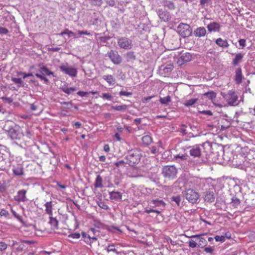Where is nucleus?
<instances>
[{"label": "nucleus", "mask_w": 255, "mask_h": 255, "mask_svg": "<svg viewBox=\"0 0 255 255\" xmlns=\"http://www.w3.org/2000/svg\"><path fill=\"white\" fill-rule=\"evenodd\" d=\"M8 135L12 140H20L24 136L23 130L19 126H15L8 130Z\"/></svg>", "instance_id": "7ed1b4c3"}, {"label": "nucleus", "mask_w": 255, "mask_h": 255, "mask_svg": "<svg viewBox=\"0 0 255 255\" xmlns=\"http://www.w3.org/2000/svg\"><path fill=\"white\" fill-rule=\"evenodd\" d=\"M198 101L197 98H193L186 100L184 103V105L186 107L192 106L195 104Z\"/></svg>", "instance_id": "c756f323"}, {"label": "nucleus", "mask_w": 255, "mask_h": 255, "mask_svg": "<svg viewBox=\"0 0 255 255\" xmlns=\"http://www.w3.org/2000/svg\"><path fill=\"white\" fill-rule=\"evenodd\" d=\"M118 44L121 48L126 50L130 49L132 46L131 40L125 37L119 38Z\"/></svg>", "instance_id": "0eeeda50"}, {"label": "nucleus", "mask_w": 255, "mask_h": 255, "mask_svg": "<svg viewBox=\"0 0 255 255\" xmlns=\"http://www.w3.org/2000/svg\"><path fill=\"white\" fill-rule=\"evenodd\" d=\"M171 201H174L175 202L176 204L178 206H180V203L181 202V197L179 196H173L171 198Z\"/></svg>", "instance_id": "58836bf2"}, {"label": "nucleus", "mask_w": 255, "mask_h": 255, "mask_svg": "<svg viewBox=\"0 0 255 255\" xmlns=\"http://www.w3.org/2000/svg\"><path fill=\"white\" fill-rule=\"evenodd\" d=\"M35 76H36V77L39 78L41 80H43L45 83H48L49 82L48 79L47 78H46L44 76H43L40 74L36 73Z\"/></svg>", "instance_id": "37998d69"}, {"label": "nucleus", "mask_w": 255, "mask_h": 255, "mask_svg": "<svg viewBox=\"0 0 255 255\" xmlns=\"http://www.w3.org/2000/svg\"><path fill=\"white\" fill-rule=\"evenodd\" d=\"M119 95L121 96H125L128 97V96H129L131 95H132V93L131 92H128L121 91V92H120Z\"/></svg>", "instance_id": "6e6d98bb"}, {"label": "nucleus", "mask_w": 255, "mask_h": 255, "mask_svg": "<svg viewBox=\"0 0 255 255\" xmlns=\"http://www.w3.org/2000/svg\"><path fill=\"white\" fill-rule=\"evenodd\" d=\"M110 198L111 199L115 201H119L122 199V194L119 191H112L109 193Z\"/></svg>", "instance_id": "412c9836"}, {"label": "nucleus", "mask_w": 255, "mask_h": 255, "mask_svg": "<svg viewBox=\"0 0 255 255\" xmlns=\"http://www.w3.org/2000/svg\"><path fill=\"white\" fill-rule=\"evenodd\" d=\"M37 67L38 68V71L43 76H49L52 75L54 76V74L53 72L50 71L47 67H46L43 63H41L37 65Z\"/></svg>", "instance_id": "ddd939ff"}, {"label": "nucleus", "mask_w": 255, "mask_h": 255, "mask_svg": "<svg viewBox=\"0 0 255 255\" xmlns=\"http://www.w3.org/2000/svg\"><path fill=\"white\" fill-rule=\"evenodd\" d=\"M12 171L13 174L16 176H22L24 174L23 168L22 166L14 167L13 168Z\"/></svg>", "instance_id": "a878e982"}, {"label": "nucleus", "mask_w": 255, "mask_h": 255, "mask_svg": "<svg viewBox=\"0 0 255 255\" xmlns=\"http://www.w3.org/2000/svg\"><path fill=\"white\" fill-rule=\"evenodd\" d=\"M190 155L194 157H200L201 154V148L199 145H195L190 147Z\"/></svg>", "instance_id": "4468645a"}, {"label": "nucleus", "mask_w": 255, "mask_h": 255, "mask_svg": "<svg viewBox=\"0 0 255 255\" xmlns=\"http://www.w3.org/2000/svg\"><path fill=\"white\" fill-rule=\"evenodd\" d=\"M45 212L49 216L52 215L53 204L51 201L47 202L45 204Z\"/></svg>", "instance_id": "5701e85b"}, {"label": "nucleus", "mask_w": 255, "mask_h": 255, "mask_svg": "<svg viewBox=\"0 0 255 255\" xmlns=\"http://www.w3.org/2000/svg\"><path fill=\"white\" fill-rule=\"evenodd\" d=\"M126 58L128 61H133L135 59V56L133 52H128L126 54Z\"/></svg>", "instance_id": "f704fd0d"}, {"label": "nucleus", "mask_w": 255, "mask_h": 255, "mask_svg": "<svg viewBox=\"0 0 255 255\" xmlns=\"http://www.w3.org/2000/svg\"><path fill=\"white\" fill-rule=\"evenodd\" d=\"M243 79V75L242 73V69L241 68H238L236 69L235 72V81L237 84H240L242 83Z\"/></svg>", "instance_id": "aec40b11"}, {"label": "nucleus", "mask_w": 255, "mask_h": 255, "mask_svg": "<svg viewBox=\"0 0 255 255\" xmlns=\"http://www.w3.org/2000/svg\"><path fill=\"white\" fill-rule=\"evenodd\" d=\"M162 4L164 7H166L169 9L172 10L175 9L174 3L171 1L164 0L163 1Z\"/></svg>", "instance_id": "bb28decb"}, {"label": "nucleus", "mask_w": 255, "mask_h": 255, "mask_svg": "<svg viewBox=\"0 0 255 255\" xmlns=\"http://www.w3.org/2000/svg\"><path fill=\"white\" fill-rule=\"evenodd\" d=\"M62 90L64 93H65L67 94H70L72 93H73L76 91V89L75 88H73V87L68 88L67 87H62Z\"/></svg>", "instance_id": "e433bc0d"}, {"label": "nucleus", "mask_w": 255, "mask_h": 255, "mask_svg": "<svg viewBox=\"0 0 255 255\" xmlns=\"http://www.w3.org/2000/svg\"><path fill=\"white\" fill-rule=\"evenodd\" d=\"M221 25L216 21H212L208 24L207 28L209 32H219L221 30Z\"/></svg>", "instance_id": "f8f14e48"}, {"label": "nucleus", "mask_w": 255, "mask_h": 255, "mask_svg": "<svg viewBox=\"0 0 255 255\" xmlns=\"http://www.w3.org/2000/svg\"><path fill=\"white\" fill-rule=\"evenodd\" d=\"M9 215L8 212L5 209H2L0 211V216L7 217Z\"/></svg>", "instance_id": "603ef678"}, {"label": "nucleus", "mask_w": 255, "mask_h": 255, "mask_svg": "<svg viewBox=\"0 0 255 255\" xmlns=\"http://www.w3.org/2000/svg\"><path fill=\"white\" fill-rule=\"evenodd\" d=\"M244 54L241 53L236 54L235 57L233 60V64L235 66L238 65L242 61Z\"/></svg>", "instance_id": "4be33fe9"}, {"label": "nucleus", "mask_w": 255, "mask_h": 255, "mask_svg": "<svg viewBox=\"0 0 255 255\" xmlns=\"http://www.w3.org/2000/svg\"><path fill=\"white\" fill-rule=\"evenodd\" d=\"M212 0H200V5L202 7L207 6L212 3Z\"/></svg>", "instance_id": "a19ab883"}, {"label": "nucleus", "mask_w": 255, "mask_h": 255, "mask_svg": "<svg viewBox=\"0 0 255 255\" xmlns=\"http://www.w3.org/2000/svg\"><path fill=\"white\" fill-rule=\"evenodd\" d=\"M108 230L111 232L113 233H116V231H119L120 229H119L117 227H114V226H111L108 228Z\"/></svg>", "instance_id": "052dcab7"}, {"label": "nucleus", "mask_w": 255, "mask_h": 255, "mask_svg": "<svg viewBox=\"0 0 255 255\" xmlns=\"http://www.w3.org/2000/svg\"><path fill=\"white\" fill-rule=\"evenodd\" d=\"M91 3L94 5L100 6L102 3V0H90Z\"/></svg>", "instance_id": "49530a36"}, {"label": "nucleus", "mask_w": 255, "mask_h": 255, "mask_svg": "<svg viewBox=\"0 0 255 255\" xmlns=\"http://www.w3.org/2000/svg\"><path fill=\"white\" fill-rule=\"evenodd\" d=\"M98 205L100 208L103 209L108 210L109 209V206L107 204H106L104 202H98Z\"/></svg>", "instance_id": "c03bdc74"}, {"label": "nucleus", "mask_w": 255, "mask_h": 255, "mask_svg": "<svg viewBox=\"0 0 255 255\" xmlns=\"http://www.w3.org/2000/svg\"><path fill=\"white\" fill-rule=\"evenodd\" d=\"M216 43L220 47L223 48H227L229 46V44L227 40H223L221 38H219L216 39Z\"/></svg>", "instance_id": "b1692460"}, {"label": "nucleus", "mask_w": 255, "mask_h": 255, "mask_svg": "<svg viewBox=\"0 0 255 255\" xmlns=\"http://www.w3.org/2000/svg\"><path fill=\"white\" fill-rule=\"evenodd\" d=\"M81 235L79 233H75L73 234H71L68 235V238H72V239H78L80 238Z\"/></svg>", "instance_id": "a18cd8bd"}, {"label": "nucleus", "mask_w": 255, "mask_h": 255, "mask_svg": "<svg viewBox=\"0 0 255 255\" xmlns=\"http://www.w3.org/2000/svg\"><path fill=\"white\" fill-rule=\"evenodd\" d=\"M153 204L157 207H164L165 204L162 200H154L152 201Z\"/></svg>", "instance_id": "4c0bfd02"}, {"label": "nucleus", "mask_w": 255, "mask_h": 255, "mask_svg": "<svg viewBox=\"0 0 255 255\" xmlns=\"http://www.w3.org/2000/svg\"><path fill=\"white\" fill-rule=\"evenodd\" d=\"M197 244L193 240H191L189 242V246L190 248H194L197 247Z\"/></svg>", "instance_id": "13d9d810"}, {"label": "nucleus", "mask_w": 255, "mask_h": 255, "mask_svg": "<svg viewBox=\"0 0 255 255\" xmlns=\"http://www.w3.org/2000/svg\"><path fill=\"white\" fill-rule=\"evenodd\" d=\"M103 79L110 85H114L116 83V79L111 75H104Z\"/></svg>", "instance_id": "393cba45"}, {"label": "nucleus", "mask_w": 255, "mask_h": 255, "mask_svg": "<svg viewBox=\"0 0 255 255\" xmlns=\"http://www.w3.org/2000/svg\"><path fill=\"white\" fill-rule=\"evenodd\" d=\"M171 101V97L170 96H167L165 97L160 98L159 102L161 104L163 105H167Z\"/></svg>", "instance_id": "72a5a7b5"}, {"label": "nucleus", "mask_w": 255, "mask_h": 255, "mask_svg": "<svg viewBox=\"0 0 255 255\" xmlns=\"http://www.w3.org/2000/svg\"><path fill=\"white\" fill-rule=\"evenodd\" d=\"M181 127H183V128H180V129L179 130V131L182 132L183 134H187V131H186V130L185 128V127H186V126L184 124H182L181 125Z\"/></svg>", "instance_id": "680f3d73"}, {"label": "nucleus", "mask_w": 255, "mask_h": 255, "mask_svg": "<svg viewBox=\"0 0 255 255\" xmlns=\"http://www.w3.org/2000/svg\"><path fill=\"white\" fill-rule=\"evenodd\" d=\"M221 94L230 106H235L239 104L238 96L235 91L229 90L227 93L221 92Z\"/></svg>", "instance_id": "f03ea898"}, {"label": "nucleus", "mask_w": 255, "mask_h": 255, "mask_svg": "<svg viewBox=\"0 0 255 255\" xmlns=\"http://www.w3.org/2000/svg\"><path fill=\"white\" fill-rule=\"evenodd\" d=\"M108 56L115 64H119L122 62V58L116 51L111 50L107 53Z\"/></svg>", "instance_id": "1a4fd4ad"}, {"label": "nucleus", "mask_w": 255, "mask_h": 255, "mask_svg": "<svg viewBox=\"0 0 255 255\" xmlns=\"http://www.w3.org/2000/svg\"><path fill=\"white\" fill-rule=\"evenodd\" d=\"M141 157L140 150L138 148H134L128 150V154L125 158L127 160V164H128L130 166H134L139 162Z\"/></svg>", "instance_id": "f257e3e1"}, {"label": "nucleus", "mask_w": 255, "mask_h": 255, "mask_svg": "<svg viewBox=\"0 0 255 255\" xmlns=\"http://www.w3.org/2000/svg\"><path fill=\"white\" fill-rule=\"evenodd\" d=\"M204 96L207 97L209 100H213L216 97V93L214 91H210L205 93L204 94Z\"/></svg>", "instance_id": "473e14b6"}, {"label": "nucleus", "mask_w": 255, "mask_h": 255, "mask_svg": "<svg viewBox=\"0 0 255 255\" xmlns=\"http://www.w3.org/2000/svg\"><path fill=\"white\" fill-rule=\"evenodd\" d=\"M246 40L244 39H240L239 40V44L241 46H242V48H244L246 46Z\"/></svg>", "instance_id": "4d7b16f0"}, {"label": "nucleus", "mask_w": 255, "mask_h": 255, "mask_svg": "<svg viewBox=\"0 0 255 255\" xmlns=\"http://www.w3.org/2000/svg\"><path fill=\"white\" fill-rule=\"evenodd\" d=\"M78 34L81 35L82 34H85V35H90L91 34L88 32L87 30L86 31H84V30H82V31H80L79 30L78 32Z\"/></svg>", "instance_id": "338daca9"}, {"label": "nucleus", "mask_w": 255, "mask_h": 255, "mask_svg": "<svg viewBox=\"0 0 255 255\" xmlns=\"http://www.w3.org/2000/svg\"><path fill=\"white\" fill-rule=\"evenodd\" d=\"M49 223L55 229H58V221L55 218L49 216Z\"/></svg>", "instance_id": "cd10ccee"}, {"label": "nucleus", "mask_w": 255, "mask_h": 255, "mask_svg": "<svg viewBox=\"0 0 255 255\" xmlns=\"http://www.w3.org/2000/svg\"><path fill=\"white\" fill-rule=\"evenodd\" d=\"M178 32L183 37H188L192 34V29L187 24L181 23L177 26Z\"/></svg>", "instance_id": "39448f33"}, {"label": "nucleus", "mask_w": 255, "mask_h": 255, "mask_svg": "<svg viewBox=\"0 0 255 255\" xmlns=\"http://www.w3.org/2000/svg\"><path fill=\"white\" fill-rule=\"evenodd\" d=\"M82 238L84 239V241L88 244H91L92 242L91 241V237L90 235H87L85 232L82 233Z\"/></svg>", "instance_id": "c9c22d12"}, {"label": "nucleus", "mask_w": 255, "mask_h": 255, "mask_svg": "<svg viewBox=\"0 0 255 255\" xmlns=\"http://www.w3.org/2000/svg\"><path fill=\"white\" fill-rule=\"evenodd\" d=\"M173 69V65L171 64H169L165 66L162 65L159 68V72L160 74L164 77L168 76Z\"/></svg>", "instance_id": "9b49d317"}, {"label": "nucleus", "mask_w": 255, "mask_h": 255, "mask_svg": "<svg viewBox=\"0 0 255 255\" xmlns=\"http://www.w3.org/2000/svg\"><path fill=\"white\" fill-rule=\"evenodd\" d=\"M2 100L9 104L13 102V99L11 98L8 97H2Z\"/></svg>", "instance_id": "bf43d9fd"}, {"label": "nucleus", "mask_w": 255, "mask_h": 255, "mask_svg": "<svg viewBox=\"0 0 255 255\" xmlns=\"http://www.w3.org/2000/svg\"><path fill=\"white\" fill-rule=\"evenodd\" d=\"M185 196L186 199L191 203H196L199 199V195L198 193L192 189H188L187 190Z\"/></svg>", "instance_id": "9d476101"}, {"label": "nucleus", "mask_w": 255, "mask_h": 255, "mask_svg": "<svg viewBox=\"0 0 255 255\" xmlns=\"http://www.w3.org/2000/svg\"><path fill=\"white\" fill-rule=\"evenodd\" d=\"M157 14L160 19L164 21H168L171 18L169 12L164 11L162 9H159L158 10Z\"/></svg>", "instance_id": "2eb2a0df"}, {"label": "nucleus", "mask_w": 255, "mask_h": 255, "mask_svg": "<svg viewBox=\"0 0 255 255\" xmlns=\"http://www.w3.org/2000/svg\"><path fill=\"white\" fill-rule=\"evenodd\" d=\"M11 212L12 213L13 216L16 218L20 222L23 223V221L21 216L16 213L12 208L11 209Z\"/></svg>", "instance_id": "79ce46f5"}, {"label": "nucleus", "mask_w": 255, "mask_h": 255, "mask_svg": "<svg viewBox=\"0 0 255 255\" xmlns=\"http://www.w3.org/2000/svg\"><path fill=\"white\" fill-rule=\"evenodd\" d=\"M225 237L223 236H216L215 237V239L217 242H223L225 241Z\"/></svg>", "instance_id": "5fc2aeb1"}, {"label": "nucleus", "mask_w": 255, "mask_h": 255, "mask_svg": "<svg viewBox=\"0 0 255 255\" xmlns=\"http://www.w3.org/2000/svg\"><path fill=\"white\" fill-rule=\"evenodd\" d=\"M106 250L108 253H109L110 252H113L116 253L117 254H118V252H117L116 249L115 248V245L114 244L108 245L107 247Z\"/></svg>", "instance_id": "ea45409f"}, {"label": "nucleus", "mask_w": 255, "mask_h": 255, "mask_svg": "<svg viewBox=\"0 0 255 255\" xmlns=\"http://www.w3.org/2000/svg\"><path fill=\"white\" fill-rule=\"evenodd\" d=\"M204 199L205 201L212 203L215 200L214 193L213 191H207L205 193Z\"/></svg>", "instance_id": "6ab92c4d"}, {"label": "nucleus", "mask_w": 255, "mask_h": 255, "mask_svg": "<svg viewBox=\"0 0 255 255\" xmlns=\"http://www.w3.org/2000/svg\"><path fill=\"white\" fill-rule=\"evenodd\" d=\"M26 191L22 189L18 191L17 195L15 196V200L18 202H25L27 200L26 197Z\"/></svg>", "instance_id": "f3484780"}, {"label": "nucleus", "mask_w": 255, "mask_h": 255, "mask_svg": "<svg viewBox=\"0 0 255 255\" xmlns=\"http://www.w3.org/2000/svg\"><path fill=\"white\" fill-rule=\"evenodd\" d=\"M200 113L201 114L206 115H209V116H212L213 115L212 112L210 110L203 111L200 112Z\"/></svg>", "instance_id": "69168bd1"}, {"label": "nucleus", "mask_w": 255, "mask_h": 255, "mask_svg": "<svg viewBox=\"0 0 255 255\" xmlns=\"http://www.w3.org/2000/svg\"><path fill=\"white\" fill-rule=\"evenodd\" d=\"M142 141L145 145H149L152 142V138L149 135H144L142 137Z\"/></svg>", "instance_id": "2f4dec72"}, {"label": "nucleus", "mask_w": 255, "mask_h": 255, "mask_svg": "<svg viewBox=\"0 0 255 255\" xmlns=\"http://www.w3.org/2000/svg\"><path fill=\"white\" fill-rule=\"evenodd\" d=\"M7 248V245L4 242H0V251H4L6 250Z\"/></svg>", "instance_id": "09e8293b"}, {"label": "nucleus", "mask_w": 255, "mask_h": 255, "mask_svg": "<svg viewBox=\"0 0 255 255\" xmlns=\"http://www.w3.org/2000/svg\"><path fill=\"white\" fill-rule=\"evenodd\" d=\"M128 106L126 105H122L119 106H113L112 108L117 111L125 112L127 110Z\"/></svg>", "instance_id": "7c9ffc66"}, {"label": "nucleus", "mask_w": 255, "mask_h": 255, "mask_svg": "<svg viewBox=\"0 0 255 255\" xmlns=\"http://www.w3.org/2000/svg\"><path fill=\"white\" fill-rule=\"evenodd\" d=\"M204 251L206 253L213 254V251H214V247H209L205 248L204 249Z\"/></svg>", "instance_id": "864d4df0"}, {"label": "nucleus", "mask_w": 255, "mask_h": 255, "mask_svg": "<svg viewBox=\"0 0 255 255\" xmlns=\"http://www.w3.org/2000/svg\"><path fill=\"white\" fill-rule=\"evenodd\" d=\"M102 182H103V179H102V177L100 175H98L97 176L96 179V181H95V184H94L95 187L96 188L102 187H103Z\"/></svg>", "instance_id": "c85d7f7f"}, {"label": "nucleus", "mask_w": 255, "mask_h": 255, "mask_svg": "<svg viewBox=\"0 0 255 255\" xmlns=\"http://www.w3.org/2000/svg\"><path fill=\"white\" fill-rule=\"evenodd\" d=\"M11 80L14 83L19 84L20 86L23 84V82L20 78H12Z\"/></svg>", "instance_id": "8fccbe9b"}, {"label": "nucleus", "mask_w": 255, "mask_h": 255, "mask_svg": "<svg viewBox=\"0 0 255 255\" xmlns=\"http://www.w3.org/2000/svg\"><path fill=\"white\" fill-rule=\"evenodd\" d=\"M206 34V29L203 26L197 27L193 32L194 35L198 38L204 37Z\"/></svg>", "instance_id": "a211bd4d"}, {"label": "nucleus", "mask_w": 255, "mask_h": 255, "mask_svg": "<svg viewBox=\"0 0 255 255\" xmlns=\"http://www.w3.org/2000/svg\"><path fill=\"white\" fill-rule=\"evenodd\" d=\"M126 163L124 160H120L116 162L115 165L118 167L121 165H124Z\"/></svg>", "instance_id": "e2e57ef3"}, {"label": "nucleus", "mask_w": 255, "mask_h": 255, "mask_svg": "<svg viewBox=\"0 0 255 255\" xmlns=\"http://www.w3.org/2000/svg\"><path fill=\"white\" fill-rule=\"evenodd\" d=\"M59 68L62 72L71 77H76L77 75V70L75 68L69 66L67 64L61 65Z\"/></svg>", "instance_id": "6e6552de"}, {"label": "nucleus", "mask_w": 255, "mask_h": 255, "mask_svg": "<svg viewBox=\"0 0 255 255\" xmlns=\"http://www.w3.org/2000/svg\"><path fill=\"white\" fill-rule=\"evenodd\" d=\"M101 97L109 100H112L113 99V97L109 93H103Z\"/></svg>", "instance_id": "3c124183"}, {"label": "nucleus", "mask_w": 255, "mask_h": 255, "mask_svg": "<svg viewBox=\"0 0 255 255\" xmlns=\"http://www.w3.org/2000/svg\"><path fill=\"white\" fill-rule=\"evenodd\" d=\"M8 31L5 27H0V34H7Z\"/></svg>", "instance_id": "0e129e2a"}, {"label": "nucleus", "mask_w": 255, "mask_h": 255, "mask_svg": "<svg viewBox=\"0 0 255 255\" xmlns=\"http://www.w3.org/2000/svg\"><path fill=\"white\" fill-rule=\"evenodd\" d=\"M192 55L189 53L183 54L178 59L177 63L179 65H181L184 63H187L191 61Z\"/></svg>", "instance_id": "dca6fc26"}, {"label": "nucleus", "mask_w": 255, "mask_h": 255, "mask_svg": "<svg viewBox=\"0 0 255 255\" xmlns=\"http://www.w3.org/2000/svg\"><path fill=\"white\" fill-rule=\"evenodd\" d=\"M191 238H198V239H199L200 242H202L203 244H206V240L204 238H203L200 237V235H193V236H192L191 237Z\"/></svg>", "instance_id": "de8ad7c7"}, {"label": "nucleus", "mask_w": 255, "mask_h": 255, "mask_svg": "<svg viewBox=\"0 0 255 255\" xmlns=\"http://www.w3.org/2000/svg\"><path fill=\"white\" fill-rule=\"evenodd\" d=\"M232 203H234L236 205H238L240 204V201L238 198H233L232 199Z\"/></svg>", "instance_id": "774afa93"}, {"label": "nucleus", "mask_w": 255, "mask_h": 255, "mask_svg": "<svg viewBox=\"0 0 255 255\" xmlns=\"http://www.w3.org/2000/svg\"><path fill=\"white\" fill-rule=\"evenodd\" d=\"M211 153L214 157L219 159L224 153V147L218 144L215 143L211 146Z\"/></svg>", "instance_id": "423d86ee"}, {"label": "nucleus", "mask_w": 255, "mask_h": 255, "mask_svg": "<svg viewBox=\"0 0 255 255\" xmlns=\"http://www.w3.org/2000/svg\"><path fill=\"white\" fill-rule=\"evenodd\" d=\"M177 170L174 166H166L162 168V173L164 177L173 179L176 177Z\"/></svg>", "instance_id": "20e7f679"}]
</instances>
